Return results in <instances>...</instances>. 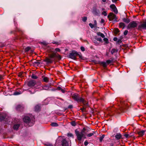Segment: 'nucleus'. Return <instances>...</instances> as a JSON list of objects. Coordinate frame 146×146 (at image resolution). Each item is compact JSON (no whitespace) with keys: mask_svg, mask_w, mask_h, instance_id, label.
Segmentation results:
<instances>
[{"mask_svg":"<svg viewBox=\"0 0 146 146\" xmlns=\"http://www.w3.org/2000/svg\"><path fill=\"white\" fill-rule=\"evenodd\" d=\"M87 20V17H83L82 18V20L83 21L85 22Z\"/></svg>","mask_w":146,"mask_h":146,"instance_id":"30","label":"nucleus"},{"mask_svg":"<svg viewBox=\"0 0 146 146\" xmlns=\"http://www.w3.org/2000/svg\"><path fill=\"white\" fill-rule=\"evenodd\" d=\"M3 79L2 76L0 75V80H1Z\"/></svg>","mask_w":146,"mask_h":146,"instance_id":"57","label":"nucleus"},{"mask_svg":"<svg viewBox=\"0 0 146 146\" xmlns=\"http://www.w3.org/2000/svg\"><path fill=\"white\" fill-rule=\"evenodd\" d=\"M59 57H60V58H61V57H60V56H59Z\"/></svg>","mask_w":146,"mask_h":146,"instance_id":"63","label":"nucleus"},{"mask_svg":"<svg viewBox=\"0 0 146 146\" xmlns=\"http://www.w3.org/2000/svg\"><path fill=\"white\" fill-rule=\"evenodd\" d=\"M67 135L68 137H73V135L70 133H68L67 134Z\"/></svg>","mask_w":146,"mask_h":146,"instance_id":"33","label":"nucleus"},{"mask_svg":"<svg viewBox=\"0 0 146 146\" xmlns=\"http://www.w3.org/2000/svg\"><path fill=\"white\" fill-rule=\"evenodd\" d=\"M117 38H116V37H114L113 39V40L114 41H117Z\"/></svg>","mask_w":146,"mask_h":146,"instance_id":"54","label":"nucleus"},{"mask_svg":"<svg viewBox=\"0 0 146 146\" xmlns=\"http://www.w3.org/2000/svg\"><path fill=\"white\" fill-rule=\"evenodd\" d=\"M42 44L45 45H46L47 44V43L46 42H42Z\"/></svg>","mask_w":146,"mask_h":146,"instance_id":"49","label":"nucleus"},{"mask_svg":"<svg viewBox=\"0 0 146 146\" xmlns=\"http://www.w3.org/2000/svg\"><path fill=\"white\" fill-rule=\"evenodd\" d=\"M119 26L120 27L123 29L125 27V24L123 23H121L119 24Z\"/></svg>","mask_w":146,"mask_h":146,"instance_id":"20","label":"nucleus"},{"mask_svg":"<svg viewBox=\"0 0 146 146\" xmlns=\"http://www.w3.org/2000/svg\"><path fill=\"white\" fill-rule=\"evenodd\" d=\"M145 131V130H142L138 132V134L140 136H143L144 134Z\"/></svg>","mask_w":146,"mask_h":146,"instance_id":"16","label":"nucleus"},{"mask_svg":"<svg viewBox=\"0 0 146 146\" xmlns=\"http://www.w3.org/2000/svg\"><path fill=\"white\" fill-rule=\"evenodd\" d=\"M61 88H61L60 87L58 86L57 88V89L58 90H60L61 89Z\"/></svg>","mask_w":146,"mask_h":146,"instance_id":"52","label":"nucleus"},{"mask_svg":"<svg viewBox=\"0 0 146 146\" xmlns=\"http://www.w3.org/2000/svg\"><path fill=\"white\" fill-rule=\"evenodd\" d=\"M112 62V61L110 60H107L106 61V62L107 64H109L111 63Z\"/></svg>","mask_w":146,"mask_h":146,"instance_id":"36","label":"nucleus"},{"mask_svg":"<svg viewBox=\"0 0 146 146\" xmlns=\"http://www.w3.org/2000/svg\"><path fill=\"white\" fill-rule=\"evenodd\" d=\"M40 85H41V83H40Z\"/></svg>","mask_w":146,"mask_h":146,"instance_id":"64","label":"nucleus"},{"mask_svg":"<svg viewBox=\"0 0 146 146\" xmlns=\"http://www.w3.org/2000/svg\"><path fill=\"white\" fill-rule=\"evenodd\" d=\"M5 119L4 116L0 117V121H1Z\"/></svg>","mask_w":146,"mask_h":146,"instance_id":"42","label":"nucleus"},{"mask_svg":"<svg viewBox=\"0 0 146 146\" xmlns=\"http://www.w3.org/2000/svg\"><path fill=\"white\" fill-rule=\"evenodd\" d=\"M123 22L127 23H129L130 21L129 19L128 18H123Z\"/></svg>","mask_w":146,"mask_h":146,"instance_id":"21","label":"nucleus"},{"mask_svg":"<svg viewBox=\"0 0 146 146\" xmlns=\"http://www.w3.org/2000/svg\"><path fill=\"white\" fill-rule=\"evenodd\" d=\"M62 146H69V143L66 141V139H64L62 142Z\"/></svg>","mask_w":146,"mask_h":146,"instance_id":"11","label":"nucleus"},{"mask_svg":"<svg viewBox=\"0 0 146 146\" xmlns=\"http://www.w3.org/2000/svg\"><path fill=\"white\" fill-rule=\"evenodd\" d=\"M101 64L102 66L104 67H106L107 66V63L105 62H102L101 63Z\"/></svg>","mask_w":146,"mask_h":146,"instance_id":"27","label":"nucleus"},{"mask_svg":"<svg viewBox=\"0 0 146 146\" xmlns=\"http://www.w3.org/2000/svg\"><path fill=\"white\" fill-rule=\"evenodd\" d=\"M29 116H25L23 118V121L28 124L29 126H32L35 122V118L32 115H29Z\"/></svg>","mask_w":146,"mask_h":146,"instance_id":"1","label":"nucleus"},{"mask_svg":"<svg viewBox=\"0 0 146 146\" xmlns=\"http://www.w3.org/2000/svg\"><path fill=\"white\" fill-rule=\"evenodd\" d=\"M97 35L98 36H101V37H102L103 38H104L105 37L104 35L103 34L100 32H98L97 33Z\"/></svg>","mask_w":146,"mask_h":146,"instance_id":"22","label":"nucleus"},{"mask_svg":"<svg viewBox=\"0 0 146 146\" xmlns=\"http://www.w3.org/2000/svg\"><path fill=\"white\" fill-rule=\"evenodd\" d=\"M116 30H117V32H119V30L118 29H117Z\"/></svg>","mask_w":146,"mask_h":146,"instance_id":"60","label":"nucleus"},{"mask_svg":"<svg viewBox=\"0 0 146 146\" xmlns=\"http://www.w3.org/2000/svg\"><path fill=\"white\" fill-rule=\"evenodd\" d=\"M121 42V40L120 39L118 40L117 41V42L118 43H120Z\"/></svg>","mask_w":146,"mask_h":146,"instance_id":"47","label":"nucleus"},{"mask_svg":"<svg viewBox=\"0 0 146 146\" xmlns=\"http://www.w3.org/2000/svg\"><path fill=\"white\" fill-rule=\"evenodd\" d=\"M40 106L38 105L36 106L35 108V111H40Z\"/></svg>","mask_w":146,"mask_h":146,"instance_id":"18","label":"nucleus"},{"mask_svg":"<svg viewBox=\"0 0 146 146\" xmlns=\"http://www.w3.org/2000/svg\"><path fill=\"white\" fill-rule=\"evenodd\" d=\"M110 7L111 9L116 14L118 13L117 10L114 4H112L110 6Z\"/></svg>","mask_w":146,"mask_h":146,"instance_id":"10","label":"nucleus"},{"mask_svg":"<svg viewBox=\"0 0 146 146\" xmlns=\"http://www.w3.org/2000/svg\"><path fill=\"white\" fill-rule=\"evenodd\" d=\"M137 29L141 31L142 29H146V22L141 23L138 26Z\"/></svg>","mask_w":146,"mask_h":146,"instance_id":"7","label":"nucleus"},{"mask_svg":"<svg viewBox=\"0 0 146 146\" xmlns=\"http://www.w3.org/2000/svg\"><path fill=\"white\" fill-rule=\"evenodd\" d=\"M102 1L103 2H105L106 1V0H102Z\"/></svg>","mask_w":146,"mask_h":146,"instance_id":"59","label":"nucleus"},{"mask_svg":"<svg viewBox=\"0 0 146 146\" xmlns=\"http://www.w3.org/2000/svg\"><path fill=\"white\" fill-rule=\"evenodd\" d=\"M108 17L110 21H112L113 22H116L117 18L115 15L112 13H110L108 16Z\"/></svg>","mask_w":146,"mask_h":146,"instance_id":"4","label":"nucleus"},{"mask_svg":"<svg viewBox=\"0 0 146 146\" xmlns=\"http://www.w3.org/2000/svg\"><path fill=\"white\" fill-rule=\"evenodd\" d=\"M116 110L114 108H113L112 107V108H111V110L110 111L111 112H112L113 111V110Z\"/></svg>","mask_w":146,"mask_h":146,"instance_id":"50","label":"nucleus"},{"mask_svg":"<svg viewBox=\"0 0 146 146\" xmlns=\"http://www.w3.org/2000/svg\"><path fill=\"white\" fill-rule=\"evenodd\" d=\"M51 125L52 126H53V127L57 126L58 125V124L57 123H55V122L52 123L51 124Z\"/></svg>","mask_w":146,"mask_h":146,"instance_id":"23","label":"nucleus"},{"mask_svg":"<svg viewBox=\"0 0 146 146\" xmlns=\"http://www.w3.org/2000/svg\"><path fill=\"white\" fill-rule=\"evenodd\" d=\"M61 88H61L60 87L58 86L57 88V89L58 90H60L61 89Z\"/></svg>","mask_w":146,"mask_h":146,"instance_id":"53","label":"nucleus"},{"mask_svg":"<svg viewBox=\"0 0 146 146\" xmlns=\"http://www.w3.org/2000/svg\"><path fill=\"white\" fill-rule=\"evenodd\" d=\"M94 134V132H93V133H90L87 134V136L88 137H90L93 135Z\"/></svg>","mask_w":146,"mask_h":146,"instance_id":"25","label":"nucleus"},{"mask_svg":"<svg viewBox=\"0 0 146 146\" xmlns=\"http://www.w3.org/2000/svg\"><path fill=\"white\" fill-rule=\"evenodd\" d=\"M94 43L96 44V45H97V43L96 42H94Z\"/></svg>","mask_w":146,"mask_h":146,"instance_id":"61","label":"nucleus"},{"mask_svg":"<svg viewBox=\"0 0 146 146\" xmlns=\"http://www.w3.org/2000/svg\"><path fill=\"white\" fill-rule=\"evenodd\" d=\"M71 124L73 126H75L76 125V123L74 121H73L71 122Z\"/></svg>","mask_w":146,"mask_h":146,"instance_id":"35","label":"nucleus"},{"mask_svg":"<svg viewBox=\"0 0 146 146\" xmlns=\"http://www.w3.org/2000/svg\"><path fill=\"white\" fill-rule=\"evenodd\" d=\"M93 13L95 15H98L100 14V11L97 9L96 7H94L93 8L92 11Z\"/></svg>","mask_w":146,"mask_h":146,"instance_id":"9","label":"nucleus"},{"mask_svg":"<svg viewBox=\"0 0 146 146\" xmlns=\"http://www.w3.org/2000/svg\"><path fill=\"white\" fill-rule=\"evenodd\" d=\"M121 106L122 107V108L121 110H122V109L125 108V107H124L123 105V104H122Z\"/></svg>","mask_w":146,"mask_h":146,"instance_id":"56","label":"nucleus"},{"mask_svg":"<svg viewBox=\"0 0 146 146\" xmlns=\"http://www.w3.org/2000/svg\"><path fill=\"white\" fill-rule=\"evenodd\" d=\"M94 25H95V27H96L97 26V23L96 21V20H94Z\"/></svg>","mask_w":146,"mask_h":146,"instance_id":"40","label":"nucleus"},{"mask_svg":"<svg viewBox=\"0 0 146 146\" xmlns=\"http://www.w3.org/2000/svg\"><path fill=\"white\" fill-rule=\"evenodd\" d=\"M104 137H105V135H103L101 137H100L99 140H100V142H101L102 141V140L104 138Z\"/></svg>","mask_w":146,"mask_h":146,"instance_id":"26","label":"nucleus"},{"mask_svg":"<svg viewBox=\"0 0 146 146\" xmlns=\"http://www.w3.org/2000/svg\"><path fill=\"white\" fill-rule=\"evenodd\" d=\"M32 78L34 79H36L37 78V77L34 74H32L31 76Z\"/></svg>","mask_w":146,"mask_h":146,"instance_id":"29","label":"nucleus"},{"mask_svg":"<svg viewBox=\"0 0 146 146\" xmlns=\"http://www.w3.org/2000/svg\"><path fill=\"white\" fill-rule=\"evenodd\" d=\"M102 15H104L105 16H106L107 15V14L106 11H104L102 13Z\"/></svg>","mask_w":146,"mask_h":146,"instance_id":"28","label":"nucleus"},{"mask_svg":"<svg viewBox=\"0 0 146 146\" xmlns=\"http://www.w3.org/2000/svg\"><path fill=\"white\" fill-rule=\"evenodd\" d=\"M73 107V106L72 105H69L68 107V108H72Z\"/></svg>","mask_w":146,"mask_h":146,"instance_id":"51","label":"nucleus"},{"mask_svg":"<svg viewBox=\"0 0 146 146\" xmlns=\"http://www.w3.org/2000/svg\"><path fill=\"white\" fill-rule=\"evenodd\" d=\"M128 32V31L126 30H125L123 33L124 35H126L127 34Z\"/></svg>","mask_w":146,"mask_h":146,"instance_id":"41","label":"nucleus"},{"mask_svg":"<svg viewBox=\"0 0 146 146\" xmlns=\"http://www.w3.org/2000/svg\"><path fill=\"white\" fill-rule=\"evenodd\" d=\"M104 38L103 39L106 42V43H108V39L107 38Z\"/></svg>","mask_w":146,"mask_h":146,"instance_id":"34","label":"nucleus"},{"mask_svg":"<svg viewBox=\"0 0 146 146\" xmlns=\"http://www.w3.org/2000/svg\"><path fill=\"white\" fill-rule=\"evenodd\" d=\"M116 51V50L115 49L113 48L112 49L111 51V53L112 54H113Z\"/></svg>","mask_w":146,"mask_h":146,"instance_id":"31","label":"nucleus"},{"mask_svg":"<svg viewBox=\"0 0 146 146\" xmlns=\"http://www.w3.org/2000/svg\"><path fill=\"white\" fill-rule=\"evenodd\" d=\"M20 124L18 123L15 124L13 127V129L15 130H17L20 126Z\"/></svg>","mask_w":146,"mask_h":146,"instance_id":"13","label":"nucleus"},{"mask_svg":"<svg viewBox=\"0 0 146 146\" xmlns=\"http://www.w3.org/2000/svg\"><path fill=\"white\" fill-rule=\"evenodd\" d=\"M80 49L82 51H85V48L83 46H81L80 48Z\"/></svg>","mask_w":146,"mask_h":146,"instance_id":"43","label":"nucleus"},{"mask_svg":"<svg viewBox=\"0 0 146 146\" xmlns=\"http://www.w3.org/2000/svg\"><path fill=\"white\" fill-rule=\"evenodd\" d=\"M89 26L92 29L94 27H95L94 25H93L91 23H89Z\"/></svg>","mask_w":146,"mask_h":146,"instance_id":"32","label":"nucleus"},{"mask_svg":"<svg viewBox=\"0 0 146 146\" xmlns=\"http://www.w3.org/2000/svg\"><path fill=\"white\" fill-rule=\"evenodd\" d=\"M97 40L100 42H102V39L101 38H98Z\"/></svg>","mask_w":146,"mask_h":146,"instance_id":"46","label":"nucleus"},{"mask_svg":"<svg viewBox=\"0 0 146 146\" xmlns=\"http://www.w3.org/2000/svg\"><path fill=\"white\" fill-rule=\"evenodd\" d=\"M22 93V92H15L14 93V95H19Z\"/></svg>","mask_w":146,"mask_h":146,"instance_id":"24","label":"nucleus"},{"mask_svg":"<svg viewBox=\"0 0 146 146\" xmlns=\"http://www.w3.org/2000/svg\"><path fill=\"white\" fill-rule=\"evenodd\" d=\"M121 137V135L119 133H117L115 136V137L117 139H120Z\"/></svg>","mask_w":146,"mask_h":146,"instance_id":"15","label":"nucleus"},{"mask_svg":"<svg viewBox=\"0 0 146 146\" xmlns=\"http://www.w3.org/2000/svg\"><path fill=\"white\" fill-rule=\"evenodd\" d=\"M23 105L19 104L17 105L16 109L18 111H21L23 108Z\"/></svg>","mask_w":146,"mask_h":146,"instance_id":"12","label":"nucleus"},{"mask_svg":"<svg viewBox=\"0 0 146 146\" xmlns=\"http://www.w3.org/2000/svg\"><path fill=\"white\" fill-rule=\"evenodd\" d=\"M42 88L43 90H48L50 88V85L48 84L42 86Z\"/></svg>","mask_w":146,"mask_h":146,"instance_id":"14","label":"nucleus"},{"mask_svg":"<svg viewBox=\"0 0 146 146\" xmlns=\"http://www.w3.org/2000/svg\"><path fill=\"white\" fill-rule=\"evenodd\" d=\"M86 130V129L85 127H84L80 132L77 129L75 130V134L77 136V139L79 141H81L83 137L84 138H86L85 135V131Z\"/></svg>","mask_w":146,"mask_h":146,"instance_id":"2","label":"nucleus"},{"mask_svg":"<svg viewBox=\"0 0 146 146\" xmlns=\"http://www.w3.org/2000/svg\"><path fill=\"white\" fill-rule=\"evenodd\" d=\"M42 78L44 82L47 83L48 82V78L47 77L42 76Z\"/></svg>","mask_w":146,"mask_h":146,"instance_id":"17","label":"nucleus"},{"mask_svg":"<svg viewBox=\"0 0 146 146\" xmlns=\"http://www.w3.org/2000/svg\"><path fill=\"white\" fill-rule=\"evenodd\" d=\"M72 97L74 100L78 102H84V99L80 98L79 95L77 93H74L72 94Z\"/></svg>","mask_w":146,"mask_h":146,"instance_id":"3","label":"nucleus"},{"mask_svg":"<svg viewBox=\"0 0 146 146\" xmlns=\"http://www.w3.org/2000/svg\"><path fill=\"white\" fill-rule=\"evenodd\" d=\"M82 102L85 105V106H87L88 105V103L84 101V102Z\"/></svg>","mask_w":146,"mask_h":146,"instance_id":"39","label":"nucleus"},{"mask_svg":"<svg viewBox=\"0 0 146 146\" xmlns=\"http://www.w3.org/2000/svg\"><path fill=\"white\" fill-rule=\"evenodd\" d=\"M30 47H27L25 49V51L26 52H28L30 50Z\"/></svg>","mask_w":146,"mask_h":146,"instance_id":"37","label":"nucleus"},{"mask_svg":"<svg viewBox=\"0 0 146 146\" xmlns=\"http://www.w3.org/2000/svg\"><path fill=\"white\" fill-rule=\"evenodd\" d=\"M27 85L31 87H32L34 86H36V81L35 80H32L29 81L27 83ZM35 87H36L35 86Z\"/></svg>","mask_w":146,"mask_h":146,"instance_id":"8","label":"nucleus"},{"mask_svg":"<svg viewBox=\"0 0 146 146\" xmlns=\"http://www.w3.org/2000/svg\"><path fill=\"white\" fill-rule=\"evenodd\" d=\"M104 22V20L103 19H102L101 20V22L102 23H103Z\"/></svg>","mask_w":146,"mask_h":146,"instance_id":"58","label":"nucleus"},{"mask_svg":"<svg viewBox=\"0 0 146 146\" xmlns=\"http://www.w3.org/2000/svg\"><path fill=\"white\" fill-rule=\"evenodd\" d=\"M124 136L126 138H127L129 136V135L127 134H125L124 135Z\"/></svg>","mask_w":146,"mask_h":146,"instance_id":"44","label":"nucleus"},{"mask_svg":"<svg viewBox=\"0 0 146 146\" xmlns=\"http://www.w3.org/2000/svg\"><path fill=\"white\" fill-rule=\"evenodd\" d=\"M60 90L63 93H64L65 92L64 90L62 88H61V89Z\"/></svg>","mask_w":146,"mask_h":146,"instance_id":"55","label":"nucleus"},{"mask_svg":"<svg viewBox=\"0 0 146 146\" xmlns=\"http://www.w3.org/2000/svg\"><path fill=\"white\" fill-rule=\"evenodd\" d=\"M137 24L136 21H133L131 22L127 26V29H131L137 27Z\"/></svg>","mask_w":146,"mask_h":146,"instance_id":"5","label":"nucleus"},{"mask_svg":"<svg viewBox=\"0 0 146 146\" xmlns=\"http://www.w3.org/2000/svg\"><path fill=\"white\" fill-rule=\"evenodd\" d=\"M78 52L75 50L72 51L71 53L70 54L69 57L72 59L76 60V56H78Z\"/></svg>","mask_w":146,"mask_h":146,"instance_id":"6","label":"nucleus"},{"mask_svg":"<svg viewBox=\"0 0 146 146\" xmlns=\"http://www.w3.org/2000/svg\"><path fill=\"white\" fill-rule=\"evenodd\" d=\"M44 61L47 62L48 63H51L52 62V60L51 59L46 58L44 60Z\"/></svg>","mask_w":146,"mask_h":146,"instance_id":"19","label":"nucleus"},{"mask_svg":"<svg viewBox=\"0 0 146 146\" xmlns=\"http://www.w3.org/2000/svg\"><path fill=\"white\" fill-rule=\"evenodd\" d=\"M88 143L87 140H86L84 142V144L85 146H86L88 145Z\"/></svg>","mask_w":146,"mask_h":146,"instance_id":"45","label":"nucleus"},{"mask_svg":"<svg viewBox=\"0 0 146 146\" xmlns=\"http://www.w3.org/2000/svg\"><path fill=\"white\" fill-rule=\"evenodd\" d=\"M104 10V8H103V9H102V10Z\"/></svg>","mask_w":146,"mask_h":146,"instance_id":"62","label":"nucleus"},{"mask_svg":"<svg viewBox=\"0 0 146 146\" xmlns=\"http://www.w3.org/2000/svg\"><path fill=\"white\" fill-rule=\"evenodd\" d=\"M55 50L57 52H60V49L58 48H55Z\"/></svg>","mask_w":146,"mask_h":146,"instance_id":"48","label":"nucleus"},{"mask_svg":"<svg viewBox=\"0 0 146 146\" xmlns=\"http://www.w3.org/2000/svg\"><path fill=\"white\" fill-rule=\"evenodd\" d=\"M78 55L79 57V58H82V56L81 54V53L80 52H78Z\"/></svg>","mask_w":146,"mask_h":146,"instance_id":"38","label":"nucleus"}]
</instances>
